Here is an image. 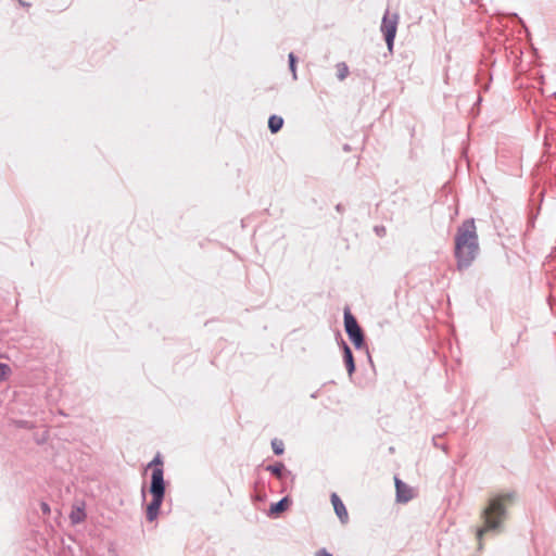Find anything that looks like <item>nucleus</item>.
<instances>
[{
	"label": "nucleus",
	"mask_w": 556,
	"mask_h": 556,
	"mask_svg": "<svg viewBox=\"0 0 556 556\" xmlns=\"http://www.w3.org/2000/svg\"><path fill=\"white\" fill-rule=\"evenodd\" d=\"M479 253L478 235L473 219L465 220L455 236V257L458 269L467 268Z\"/></svg>",
	"instance_id": "f257e3e1"
},
{
	"label": "nucleus",
	"mask_w": 556,
	"mask_h": 556,
	"mask_svg": "<svg viewBox=\"0 0 556 556\" xmlns=\"http://www.w3.org/2000/svg\"><path fill=\"white\" fill-rule=\"evenodd\" d=\"M508 496H497L490 501L489 505L482 511L481 518L483 519V526L477 529L478 548H483V535L490 531H498L505 519L506 508L504 501Z\"/></svg>",
	"instance_id": "f03ea898"
},
{
	"label": "nucleus",
	"mask_w": 556,
	"mask_h": 556,
	"mask_svg": "<svg viewBox=\"0 0 556 556\" xmlns=\"http://www.w3.org/2000/svg\"><path fill=\"white\" fill-rule=\"evenodd\" d=\"M149 468H152L151 476V486L150 493L152 495V501L147 506V519L149 521H154L161 508V505L165 495V482H164V472L162 468V460L160 456H156L149 465Z\"/></svg>",
	"instance_id": "7ed1b4c3"
},
{
	"label": "nucleus",
	"mask_w": 556,
	"mask_h": 556,
	"mask_svg": "<svg viewBox=\"0 0 556 556\" xmlns=\"http://www.w3.org/2000/svg\"><path fill=\"white\" fill-rule=\"evenodd\" d=\"M397 24L399 14L395 12H391L390 10H387L382 18L381 31L384 36L389 51H392L393 49Z\"/></svg>",
	"instance_id": "20e7f679"
},
{
	"label": "nucleus",
	"mask_w": 556,
	"mask_h": 556,
	"mask_svg": "<svg viewBox=\"0 0 556 556\" xmlns=\"http://www.w3.org/2000/svg\"><path fill=\"white\" fill-rule=\"evenodd\" d=\"M344 326L345 331L351 339V341L354 343V345L359 349L364 343V337L363 332L354 318V316L350 313L349 309L344 312Z\"/></svg>",
	"instance_id": "39448f33"
},
{
	"label": "nucleus",
	"mask_w": 556,
	"mask_h": 556,
	"mask_svg": "<svg viewBox=\"0 0 556 556\" xmlns=\"http://www.w3.org/2000/svg\"><path fill=\"white\" fill-rule=\"evenodd\" d=\"M396 500L397 502L407 503L414 497V491L406 483L395 478Z\"/></svg>",
	"instance_id": "423d86ee"
},
{
	"label": "nucleus",
	"mask_w": 556,
	"mask_h": 556,
	"mask_svg": "<svg viewBox=\"0 0 556 556\" xmlns=\"http://www.w3.org/2000/svg\"><path fill=\"white\" fill-rule=\"evenodd\" d=\"M331 503L333 505V509L338 518L341 520L342 523H346L349 520V514L343 502L341 501L337 493L331 494Z\"/></svg>",
	"instance_id": "0eeeda50"
},
{
	"label": "nucleus",
	"mask_w": 556,
	"mask_h": 556,
	"mask_svg": "<svg viewBox=\"0 0 556 556\" xmlns=\"http://www.w3.org/2000/svg\"><path fill=\"white\" fill-rule=\"evenodd\" d=\"M343 352H344V355H343L344 363H345L348 372L351 376L355 370V365H354L352 351L345 343H343Z\"/></svg>",
	"instance_id": "6e6552de"
},
{
	"label": "nucleus",
	"mask_w": 556,
	"mask_h": 556,
	"mask_svg": "<svg viewBox=\"0 0 556 556\" xmlns=\"http://www.w3.org/2000/svg\"><path fill=\"white\" fill-rule=\"evenodd\" d=\"M85 518H86V513L80 507H75L70 514V519L73 525L83 522L85 520Z\"/></svg>",
	"instance_id": "1a4fd4ad"
},
{
	"label": "nucleus",
	"mask_w": 556,
	"mask_h": 556,
	"mask_svg": "<svg viewBox=\"0 0 556 556\" xmlns=\"http://www.w3.org/2000/svg\"><path fill=\"white\" fill-rule=\"evenodd\" d=\"M283 125V119L280 116L273 115L268 119V127L271 130V132H277L281 129Z\"/></svg>",
	"instance_id": "9d476101"
},
{
	"label": "nucleus",
	"mask_w": 556,
	"mask_h": 556,
	"mask_svg": "<svg viewBox=\"0 0 556 556\" xmlns=\"http://www.w3.org/2000/svg\"><path fill=\"white\" fill-rule=\"evenodd\" d=\"M288 504H289V500L287 497H283L282 500H280L279 502H277L270 506V514H277V513L286 510L288 507Z\"/></svg>",
	"instance_id": "9b49d317"
},
{
	"label": "nucleus",
	"mask_w": 556,
	"mask_h": 556,
	"mask_svg": "<svg viewBox=\"0 0 556 556\" xmlns=\"http://www.w3.org/2000/svg\"><path fill=\"white\" fill-rule=\"evenodd\" d=\"M11 374H12L11 367L8 364H5V363H1L0 362V382L5 381L7 379H9Z\"/></svg>",
	"instance_id": "f8f14e48"
},
{
	"label": "nucleus",
	"mask_w": 556,
	"mask_h": 556,
	"mask_svg": "<svg viewBox=\"0 0 556 556\" xmlns=\"http://www.w3.org/2000/svg\"><path fill=\"white\" fill-rule=\"evenodd\" d=\"M337 71H338V78L340 80H343L349 74V68L345 63H338Z\"/></svg>",
	"instance_id": "ddd939ff"
},
{
	"label": "nucleus",
	"mask_w": 556,
	"mask_h": 556,
	"mask_svg": "<svg viewBox=\"0 0 556 556\" xmlns=\"http://www.w3.org/2000/svg\"><path fill=\"white\" fill-rule=\"evenodd\" d=\"M295 62H296L295 55L292 52L289 53V66H290V71L292 72V76H293L294 80L298 78Z\"/></svg>",
	"instance_id": "4468645a"
},
{
	"label": "nucleus",
	"mask_w": 556,
	"mask_h": 556,
	"mask_svg": "<svg viewBox=\"0 0 556 556\" xmlns=\"http://www.w3.org/2000/svg\"><path fill=\"white\" fill-rule=\"evenodd\" d=\"M271 446H273V450H274L275 454L280 455V454L283 453V443H282V441L275 439L271 442Z\"/></svg>",
	"instance_id": "2eb2a0df"
},
{
	"label": "nucleus",
	"mask_w": 556,
	"mask_h": 556,
	"mask_svg": "<svg viewBox=\"0 0 556 556\" xmlns=\"http://www.w3.org/2000/svg\"><path fill=\"white\" fill-rule=\"evenodd\" d=\"M283 469V466L280 464V465H274V466H268L267 467V470H269L270 472H273L274 475H276L277 477H280L281 476V471Z\"/></svg>",
	"instance_id": "dca6fc26"
},
{
	"label": "nucleus",
	"mask_w": 556,
	"mask_h": 556,
	"mask_svg": "<svg viewBox=\"0 0 556 556\" xmlns=\"http://www.w3.org/2000/svg\"><path fill=\"white\" fill-rule=\"evenodd\" d=\"M316 556H332L329 552H327L325 548H321L316 552Z\"/></svg>",
	"instance_id": "f3484780"
},
{
	"label": "nucleus",
	"mask_w": 556,
	"mask_h": 556,
	"mask_svg": "<svg viewBox=\"0 0 556 556\" xmlns=\"http://www.w3.org/2000/svg\"><path fill=\"white\" fill-rule=\"evenodd\" d=\"M41 509L45 514H49L50 513V507L47 503H42L41 504Z\"/></svg>",
	"instance_id": "a211bd4d"
},
{
	"label": "nucleus",
	"mask_w": 556,
	"mask_h": 556,
	"mask_svg": "<svg viewBox=\"0 0 556 556\" xmlns=\"http://www.w3.org/2000/svg\"><path fill=\"white\" fill-rule=\"evenodd\" d=\"M142 496H143V497L146 496V492H144V489H142Z\"/></svg>",
	"instance_id": "6ab92c4d"
}]
</instances>
